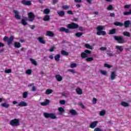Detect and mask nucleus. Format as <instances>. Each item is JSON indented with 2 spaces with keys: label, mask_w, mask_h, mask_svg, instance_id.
<instances>
[{
  "label": "nucleus",
  "mask_w": 131,
  "mask_h": 131,
  "mask_svg": "<svg viewBox=\"0 0 131 131\" xmlns=\"http://www.w3.org/2000/svg\"><path fill=\"white\" fill-rule=\"evenodd\" d=\"M104 28L105 27L104 26H98L96 28L97 30L96 34L97 35H105L106 34V31H103Z\"/></svg>",
  "instance_id": "1"
},
{
  "label": "nucleus",
  "mask_w": 131,
  "mask_h": 131,
  "mask_svg": "<svg viewBox=\"0 0 131 131\" xmlns=\"http://www.w3.org/2000/svg\"><path fill=\"white\" fill-rule=\"evenodd\" d=\"M13 40H14V36H11L10 37H8L7 36H5L3 38V41L5 42H7V45L8 46H10V45H12V43L13 42Z\"/></svg>",
  "instance_id": "2"
},
{
  "label": "nucleus",
  "mask_w": 131,
  "mask_h": 131,
  "mask_svg": "<svg viewBox=\"0 0 131 131\" xmlns=\"http://www.w3.org/2000/svg\"><path fill=\"white\" fill-rule=\"evenodd\" d=\"M114 38L118 43H124V37L122 36H114Z\"/></svg>",
  "instance_id": "3"
},
{
  "label": "nucleus",
  "mask_w": 131,
  "mask_h": 131,
  "mask_svg": "<svg viewBox=\"0 0 131 131\" xmlns=\"http://www.w3.org/2000/svg\"><path fill=\"white\" fill-rule=\"evenodd\" d=\"M43 115L45 118H51V119H56L57 118L55 114L53 113H44Z\"/></svg>",
  "instance_id": "4"
},
{
  "label": "nucleus",
  "mask_w": 131,
  "mask_h": 131,
  "mask_svg": "<svg viewBox=\"0 0 131 131\" xmlns=\"http://www.w3.org/2000/svg\"><path fill=\"white\" fill-rule=\"evenodd\" d=\"M79 28V26L77 24L72 23L67 25V28L69 29H76Z\"/></svg>",
  "instance_id": "5"
},
{
  "label": "nucleus",
  "mask_w": 131,
  "mask_h": 131,
  "mask_svg": "<svg viewBox=\"0 0 131 131\" xmlns=\"http://www.w3.org/2000/svg\"><path fill=\"white\" fill-rule=\"evenodd\" d=\"M28 21L29 22H33L34 20V19L35 18V15H34V13L33 12H29L28 13Z\"/></svg>",
  "instance_id": "6"
},
{
  "label": "nucleus",
  "mask_w": 131,
  "mask_h": 131,
  "mask_svg": "<svg viewBox=\"0 0 131 131\" xmlns=\"http://www.w3.org/2000/svg\"><path fill=\"white\" fill-rule=\"evenodd\" d=\"M27 21H28V18L25 17L21 19L20 24L24 26H26V25H28V23H27Z\"/></svg>",
  "instance_id": "7"
},
{
  "label": "nucleus",
  "mask_w": 131,
  "mask_h": 131,
  "mask_svg": "<svg viewBox=\"0 0 131 131\" xmlns=\"http://www.w3.org/2000/svg\"><path fill=\"white\" fill-rule=\"evenodd\" d=\"M98 123H99V122L98 121L92 122L90 125L89 127H90V128H95V127H96L97 125H98Z\"/></svg>",
  "instance_id": "8"
},
{
  "label": "nucleus",
  "mask_w": 131,
  "mask_h": 131,
  "mask_svg": "<svg viewBox=\"0 0 131 131\" xmlns=\"http://www.w3.org/2000/svg\"><path fill=\"white\" fill-rule=\"evenodd\" d=\"M21 4L24 5L25 6H31V1L22 0L21 1Z\"/></svg>",
  "instance_id": "9"
},
{
  "label": "nucleus",
  "mask_w": 131,
  "mask_h": 131,
  "mask_svg": "<svg viewBox=\"0 0 131 131\" xmlns=\"http://www.w3.org/2000/svg\"><path fill=\"white\" fill-rule=\"evenodd\" d=\"M115 78H116V72L114 71L111 72L110 79H111V80H114Z\"/></svg>",
  "instance_id": "10"
},
{
  "label": "nucleus",
  "mask_w": 131,
  "mask_h": 131,
  "mask_svg": "<svg viewBox=\"0 0 131 131\" xmlns=\"http://www.w3.org/2000/svg\"><path fill=\"white\" fill-rule=\"evenodd\" d=\"M9 124L12 126H17V119H14L10 121Z\"/></svg>",
  "instance_id": "11"
},
{
  "label": "nucleus",
  "mask_w": 131,
  "mask_h": 131,
  "mask_svg": "<svg viewBox=\"0 0 131 131\" xmlns=\"http://www.w3.org/2000/svg\"><path fill=\"white\" fill-rule=\"evenodd\" d=\"M59 31H61V32H65L66 33H69V32H70V30H69V29H66L63 27L60 28Z\"/></svg>",
  "instance_id": "12"
},
{
  "label": "nucleus",
  "mask_w": 131,
  "mask_h": 131,
  "mask_svg": "<svg viewBox=\"0 0 131 131\" xmlns=\"http://www.w3.org/2000/svg\"><path fill=\"white\" fill-rule=\"evenodd\" d=\"M115 49H116V50H117L118 53H119V52L120 53H122V52H123V47L122 46H118V45L116 46Z\"/></svg>",
  "instance_id": "13"
},
{
  "label": "nucleus",
  "mask_w": 131,
  "mask_h": 131,
  "mask_svg": "<svg viewBox=\"0 0 131 131\" xmlns=\"http://www.w3.org/2000/svg\"><path fill=\"white\" fill-rule=\"evenodd\" d=\"M46 34L47 36H50V37H54L55 36V34L51 31H47Z\"/></svg>",
  "instance_id": "14"
},
{
  "label": "nucleus",
  "mask_w": 131,
  "mask_h": 131,
  "mask_svg": "<svg viewBox=\"0 0 131 131\" xmlns=\"http://www.w3.org/2000/svg\"><path fill=\"white\" fill-rule=\"evenodd\" d=\"M27 105H28L27 103H26L24 101H21L18 104V106H19V107H26V106H27Z\"/></svg>",
  "instance_id": "15"
},
{
  "label": "nucleus",
  "mask_w": 131,
  "mask_h": 131,
  "mask_svg": "<svg viewBox=\"0 0 131 131\" xmlns=\"http://www.w3.org/2000/svg\"><path fill=\"white\" fill-rule=\"evenodd\" d=\"M124 25L125 28H128V27H129V25H130V21L129 20L125 21L124 23Z\"/></svg>",
  "instance_id": "16"
},
{
  "label": "nucleus",
  "mask_w": 131,
  "mask_h": 131,
  "mask_svg": "<svg viewBox=\"0 0 131 131\" xmlns=\"http://www.w3.org/2000/svg\"><path fill=\"white\" fill-rule=\"evenodd\" d=\"M38 40L40 43H42V45H45L46 43V41L43 40V38L41 37H39L38 38Z\"/></svg>",
  "instance_id": "17"
},
{
  "label": "nucleus",
  "mask_w": 131,
  "mask_h": 131,
  "mask_svg": "<svg viewBox=\"0 0 131 131\" xmlns=\"http://www.w3.org/2000/svg\"><path fill=\"white\" fill-rule=\"evenodd\" d=\"M55 78L57 81H62V80L63 79V77L59 74L56 75L55 76Z\"/></svg>",
  "instance_id": "18"
},
{
  "label": "nucleus",
  "mask_w": 131,
  "mask_h": 131,
  "mask_svg": "<svg viewBox=\"0 0 131 131\" xmlns=\"http://www.w3.org/2000/svg\"><path fill=\"white\" fill-rule=\"evenodd\" d=\"M57 14L59 17H64L65 16V12L64 11H60L57 12Z\"/></svg>",
  "instance_id": "19"
},
{
  "label": "nucleus",
  "mask_w": 131,
  "mask_h": 131,
  "mask_svg": "<svg viewBox=\"0 0 131 131\" xmlns=\"http://www.w3.org/2000/svg\"><path fill=\"white\" fill-rule=\"evenodd\" d=\"M114 25L115 26H120V27H122V26H123V24L119 21L115 22Z\"/></svg>",
  "instance_id": "20"
},
{
  "label": "nucleus",
  "mask_w": 131,
  "mask_h": 131,
  "mask_svg": "<svg viewBox=\"0 0 131 131\" xmlns=\"http://www.w3.org/2000/svg\"><path fill=\"white\" fill-rule=\"evenodd\" d=\"M115 33H116V29L113 28L112 29L109 31L108 34L112 35V34H115Z\"/></svg>",
  "instance_id": "21"
},
{
  "label": "nucleus",
  "mask_w": 131,
  "mask_h": 131,
  "mask_svg": "<svg viewBox=\"0 0 131 131\" xmlns=\"http://www.w3.org/2000/svg\"><path fill=\"white\" fill-rule=\"evenodd\" d=\"M76 92L77 95H82V90L79 88H78L76 89Z\"/></svg>",
  "instance_id": "22"
},
{
  "label": "nucleus",
  "mask_w": 131,
  "mask_h": 131,
  "mask_svg": "<svg viewBox=\"0 0 131 131\" xmlns=\"http://www.w3.org/2000/svg\"><path fill=\"white\" fill-rule=\"evenodd\" d=\"M70 113L71 114V115H73V116H75V115H77V112L76 111L74 110H71L70 111Z\"/></svg>",
  "instance_id": "23"
},
{
  "label": "nucleus",
  "mask_w": 131,
  "mask_h": 131,
  "mask_svg": "<svg viewBox=\"0 0 131 131\" xmlns=\"http://www.w3.org/2000/svg\"><path fill=\"white\" fill-rule=\"evenodd\" d=\"M60 53L63 56H69V53L65 50H61Z\"/></svg>",
  "instance_id": "24"
},
{
  "label": "nucleus",
  "mask_w": 131,
  "mask_h": 131,
  "mask_svg": "<svg viewBox=\"0 0 131 131\" xmlns=\"http://www.w3.org/2000/svg\"><path fill=\"white\" fill-rule=\"evenodd\" d=\"M50 103V100L49 99H46L45 102H41V106H47Z\"/></svg>",
  "instance_id": "25"
},
{
  "label": "nucleus",
  "mask_w": 131,
  "mask_h": 131,
  "mask_svg": "<svg viewBox=\"0 0 131 131\" xmlns=\"http://www.w3.org/2000/svg\"><path fill=\"white\" fill-rule=\"evenodd\" d=\"M60 58H61V55H60V54H57L54 56V59L56 62H59V61H60Z\"/></svg>",
  "instance_id": "26"
},
{
  "label": "nucleus",
  "mask_w": 131,
  "mask_h": 131,
  "mask_svg": "<svg viewBox=\"0 0 131 131\" xmlns=\"http://www.w3.org/2000/svg\"><path fill=\"white\" fill-rule=\"evenodd\" d=\"M123 34L124 36H127V37H130L131 36L130 33L127 31L123 32Z\"/></svg>",
  "instance_id": "27"
},
{
  "label": "nucleus",
  "mask_w": 131,
  "mask_h": 131,
  "mask_svg": "<svg viewBox=\"0 0 131 131\" xmlns=\"http://www.w3.org/2000/svg\"><path fill=\"white\" fill-rule=\"evenodd\" d=\"M121 106H123V107H128V106H129V104L128 103H127V102H126L124 101H122L121 103Z\"/></svg>",
  "instance_id": "28"
},
{
  "label": "nucleus",
  "mask_w": 131,
  "mask_h": 131,
  "mask_svg": "<svg viewBox=\"0 0 131 131\" xmlns=\"http://www.w3.org/2000/svg\"><path fill=\"white\" fill-rule=\"evenodd\" d=\"M81 57L82 59L88 58V54H86L85 52H82L81 53Z\"/></svg>",
  "instance_id": "29"
},
{
  "label": "nucleus",
  "mask_w": 131,
  "mask_h": 131,
  "mask_svg": "<svg viewBox=\"0 0 131 131\" xmlns=\"http://www.w3.org/2000/svg\"><path fill=\"white\" fill-rule=\"evenodd\" d=\"M85 47L86 48V49H89L90 50H93L94 49V48H93V46H91L89 43L85 44Z\"/></svg>",
  "instance_id": "30"
},
{
  "label": "nucleus",
  "mask_w": 131,
  "mask_h": 131,
  "mask_svg": "<svg viewBox=\"0 0 131 131\" xmlns=\"http://www.w3.org/2000/svg\"><path fill=\"white\" fill-rule=\"evenodd\" d=\"M30 60L31 61V63L33 64V65H35V66L37 65V62H36V61H35L34 59L30 58Z\"/></svg>",
  "instance_id": "31"
},
{
  "label": "nucleus",
  "mask_w": 131,
  "mask_h": 131,
  "mask_svg": "<svg viewBox=\"0 0 131 131\" xmlns=\"http://www.w3.org/2000/svg\"><path fill=\"white\" fill-rule=\"evenodd\" d=\"M58 111L59 112V114H62V113L65 112V110L62 107H59Z\"/></svg>",
  "instance_id": "32"
},
{
  "label": "nucleus",
  "mask_w": 131,
  "mask_h": 131,
  "mask_svg": "<svg viewBox=\"0 0 131 131\" xmlns=\"http://www.w3.org/2000/svg\"><path fill=\"white\" fill-rule=\"evenodd\" d=\"M1 106H2V107H4V108H8V107H10V105L7 103H2Z\"/></svg>",
  "instance_id": "33"
},
{
  "label": "nucleus",
  "mask_w": 131,
  "mask_h": 131,
  "mask_svg": "<svg viewBox=\"0 0 131 131\" xmlns=\"http://www.w3.org/2000/svg\"><path fill=\"white\" fill-rule=\"evenodd\" d=\"M27 97H28V92H24L23 94V97L24 98V99H26Z\"/></svg>",
  "instance_id": "34"
},
{
  "label": "nucleus",
  "mask_w": 131,
  "mask_h": 131,
  "mask_svg": "<svg viewBox=\"0 0 131 131\" xmlns=\"http://www.w3.org/2000/svg\"><path fill=\"white\" fill-rule=\"evenodd\" d=\"M43 21H49L50 20V15H46L43 18Z\"/></svg>",
  "instance_id": "35"
},
{
  "label": "nucleus",
  "mask_w": 131,
  "mask_h": 131,
  "mask_svg": "<svg viewBox=\"0 0 131 131\" xmlns=\"http://www.w3.org/2000/svg\"><path fill=\"white\" fill-rule=\"evenodd\" d=\"M53 93V90L51 89H47L46 91V94L47 95H50Z\"/></svg>",
  "instance_id": "36"
},
{
  "label": "nucleus",
  "mask_w": 131,
  "mask_h": 131,
  "mask_svg": "<svg viewBox=\"0 0 131 131\" xmlns=\"http://www.w3.org/2000/svg\"><path fill=\"white\" fill-rule=\"evenodd\" d=\"M82 34H83V33H82V32H77V33H75V35L77 37H80V36H81L82 35Z\"/></svg>",
  "instance_id": "37"
},
{
  "label": "nucleus",
  "mask_w": 131,
  "mask_h": 131,
  "mask_svg": "<svg viewBox=\"0 0 131 131\" xmlns=\"http://www.w3.org/2000/svg\"><path fill=\"white\" fill-rule=\"evenodd\" d=\"M105 114H106V111H105V110H102V111H100L99 113V115L100 116H104V115H105Z\"/></svg>",
  "instance_id": "38"
},
{
  "label": "nucleus",
  "mask_w": 131,
  "mask_h": 131,
  "mask_svg": "<svg viewBox=\"0 0 131 131\" xmlns=\"http://www.w3.org/2000/svg\"><path fill=\"white\" fill-rule=\"evenodd\" d=\"M50 12H51V11L49 9V8H46L43 10L44 14H46L47 15H48V14H50Z\"/></svg>",
  "instance_id": "39"
},
{
  "label": "nucleus",
  "mask_w": 131,
  "mask_h": 131,
  "mask_svg": "<svg viewBox=\"0 0 131 131\" xmlns=\"http://www.w3.org/2000/svg\"><path fill=\"white\" fill-rule=\"evenodd\" d=\"M86 62H91L94 61V58L93 57H88L85 59Z\"/></svg>",
  "instance_id": "40"
},
{
  "label": "nucleus",
  "mask_w": 131,
  "mask_h": 131,
  "mask_svg": "<svg viewBox=\"0 0 131 131\" xmlns=\"http://www.w3.org/2000/svg\"><path fill=\"white\" fill-rule=\"evenodd\" d=\"M26 74H28V75H30L31 73H32V71L30 69L27 70L26 71Z\"/></svg>",
  "instance_id": "41"
},
{
  "label": "nucleus",
  "mask_w": 131,
  "mask_h": 131,
  "mask_svg": "<svg viewBox=\"0 0 131 131\" xmlns=\"http://www.w3.org/2000/svg\"><path fill=\"white\" fill-rule=\"evenodd\" d=\"M69 8H70V6L68 5L62 6V9H63V10H69Z\"/></svg>",
  "instance_id": "42"
},
{
  "label": "nucleus",
  "mask_w": 131,
  "mask_h": 131,
  "mask_svg": "<svg viewBox=\"0 0 131 131\" xmlns=\"http://www.w3.org/2000/svg\"><path fill=\"white\" fill-rule=\"evenodd\" d=\"M84 53H86L88 56V55H91V54H92V51L89 50H84Z\"/></svg>",
  "instance_id": "43"
},
{
  "label": "nucleus",
  "mask_w": 131,
  "mask_h": 131,
  "mask_svg": "<svg viewBox=\"0 0 131 131\" xmlns=\"http://www.w3.org/2000/svg\"><path fill=\"white\" fill-rule=\"evenodd\" d=\"M123 14L124 15V16H127V15H131L130 14V12L129 11V10L128 11L124 12Z\"/></svg>",
  "instance_id": "44"
},
{
  "label": "nucleus",
  "mask_w": 131,
  "mask_h": 131,
  "mask_svg": "<svg viewBox=\"0 0 131 131\" xmlns=\"http://www.w3.org/2000/svg\"><path fill=\"white\" fill-rule=\"evenodd\" d=\"M104 67H105V68L110 69V68H111V67H112V66H111V65H110V64H108V63H105V64H104Z\"/></svg>",
  "instance_id": "45"
},
{
  "label": "nucleus",
  "mask_w": 131,
  "mask_h": 131,
  "mask_svg": "<svg viewBox=\"0 0 131 131\" xmlns=\"http://www.w3.org/2000/svg\"><path fill=\"white\" fill-rule=\"evenodd\" d=\"M76 67H77V64H76V63H73L71 64V68H75Z\"/></svg>",
  "instance_id": "46"
},
{
  "label": "nucleus",
  "mask_w": 131,
  "mask_h": 131,
  "mask_svg": "<svg viewBox=\"0 0 131 131\" xmlns=\"http://www.w3.org/2000/svg\"><path fill=\"white\" fill-rule=\"evenodd\" d=\"M5 73H12V70L11 69H7L5 70Z\"/></svg>",
  "instance_id": "47"
},
{
  "label": "nucleus",
  "mask_w": 131,
  "mask_h": 131,
  "mask_svg": "<svg viewBox=\"0 0 131 131\" xmlns=\"http://www.w3.org/2000/svg\"><path fill=\"white\" fill-rule=\"evenodd\" d=\"M100 73H101V74H102V75H107V72L105 70L101 71Z\"/></svg>",
  "instance_id": "48"
},
{
  "label": "nucleus",
  "mask_w": 131,
  "mask_h": 131,
  "mask_svg": "<svg viewBox=\"0 0 131 131\" xmlns=\"http://www.w3.org/2000/svg\"><path fill=\"white\" fill-rule=\"evenodd\" d=\"M113 8V6L110 5L107 7V10H108V11H110L112 10Z\"/></svg>",
  "instance_id": "49"
},
{
  "label": "nucleus",
  "mask_w": 131,
  "mask_h": 131,
  "mask_svg": "<svg viewBox=\"0 0 131 131\" xmlns=\"http://www.w3.org/2000/svg\"><path fill=\"white\" fill-rule=\"evenodd\" d=\"M68 14H69V15H73V11H71V10H68L67 11Z\"/></svg>",
  "instance_id": "50"
},
{
  "label": "nucleus",
  "mask_w": 131,
  "mask_h": 131,
  "mask_svg": "<svg viewBox=\"0 0 131 131\" xmlns=\"http://www.w3.org/2000/svg\"><path fill=\"white\" fill-rule=\"evenodd\" d=\"M100 51H106L107 50L106 47H102L100 48Z\"/></svg>",
  "instance_id": "51"
},
{
  "label": "nucleus",
  "mask_w": 131,
  "mask_h": 131,
  "mask_svg": "<svg viewBox=\"0 0 131 131\" xmlns=\"http://www.w3.org/2000/svg\"><path fill=\"white\" fill-rule=\"evenodd\" d=\"M66 103V101H65V100H60V104H61V105H65Z\"/></svg>",
  "instance_id": "52"
},
{
  "label": "nucleus",
  "mask_w": 131,
  "mask_h": 131,
  "mask_svg": "<svg viewBox=\"0 0 131 131\" xmlns=\"http://www.w3.org/2000/svg\"><path fill=\"white\" fill-rule=\"evenodd\" d=\"M17 19H18V20H20V19H21V16L19 15V12L18 11H17Z\"/></svg>",
  "instance_id": "53"
},
{
  "label": "nucleus",
  "mask_w": 131,
  "mask_h": 131,
  "mask_svg": "<svg viewBox=\"0 0 131 131\" xmlns=\"http://www.w3.org/2000/svg\"><path fill=\"white\" fill-rule=\"evenodd\" d=\"M93 104H97V98H93Z\"/></svg>",
  "instance_id": "54"
},
{
  "label": "nucleus",
  "mask_w": 131,
  "mask_h": 131,
  "mask_svg": "<svg viewBox=\"0 0 131 131\" xmlns=\"http://www.w3.org/2000/svg\"><path fill=\"white\" fill-rule=\"evenodd\" d=\"M13 13H14V14H15L14 17H15V18H16V19H17V11L16 10H13Z\"/></svg>",
  "instance_id": "55"
},
{
  "label": "nucleus",
  "mask_w": 131,
  "mask_h": 131,
  "mask_svg": "<svg viewBox=\"0 0 131 131\" xmlns=\"http://www.w3.org/2000/svg\"><path fill=\"white\" fill-rule=\"evenodd\" d=\"M19 48H21V44L19 42H17V48L19 49Z\"/></svg>",
  "instance_id": "56"
},
{
  "label": "nucleus",
  "mask_w": 131,
  "mask_h": 131,
  "mask_svg": "<svg viewBox=\"0 0 131 131\" xmlns=\"http://www.w3.org/2000/svg\"><path fill=\"white\" fill-rule=\"evenodd\" d=\"M69 72H71L72 73H76V71L72 70V69H70L69 70Z\"/></svg>",
  "instance_id": "57"
},
{
  "label": "nucleus",
  "mask_w": 131,
  "mask_h": 131,
  "mask_svg": "<svg viewBox=\"0 0 131 131\" xmlns=\"http://www.w3.org/2000/svg\"><path fill=\"white\" fill-rule=\"evenodd\" d=\"M36 91V87L33 86L32 88V92H35Z\"/></svg>",
  "instance_id": "58"
},
{
  "label": "nucleus",
  "mask_w": 131,
  "mask_h": 131,
  "mask_svg": "<svg viewBox=\"0 0 131 131\" xmlns=\"http://www.w3.org/2000/svg\"><path fill=\"white\" fill-rule=\"evenodd\" d=\"M30 27L31 29L33 30L35 28V25H31V26H30Z\"/></svg>",
  "instance_id": "59"
},
{
  "label": "nucleus",
  "mask_w": 131,
  "mask_h": 131,
  "mask_svg": "<svg viewBox=\"0 0 131 131\" xmlns=\"http://www.w3.org/2000/svg\"><path fill=\"white\" fill-rule=\"evenodd\" d=\"M124 8H125V9H128V8H130V5H126L124 6Z\"/></svg>",
  "instance_id": "60"
},
{
  "label": "nucleus",
  "mask_w": 131,
  "mask_h": 131,
  "mask_svg": "<svg viewBox=\"0 0 131 131\" xmlns=\"http://www.w3.org/2000/svg\"><path fill=\"white\" fill-rule=\"evenodd\" d=\"M79 105L80 106H81V107H82L83 109H84V108H85V106H84V105H83V104H82V103L80 102L79 103Z\"/></svg>",
  "instance_id": "61"
},
{
  "label": "nucleus",
  "mask_w": 131,
  "mask_h": 131,
  "mask_svg": "<svg viewBox=\"0 0 131 131\" xmlns=\"http://www.w3.org/2000/svg\"><path fill=\"white\" fill-rule=\"evenodd\" d=\"M107 55H108V56H109L110 57H113L114 56V55H113V54L111 53H107Z\"/></svg>",
  "instance_id": "62"
},
{
  "label": "nucleus",
  "mask_w": 131,
  "mask_h": 131,
  "mask_svg": "<svg viewBox=\"0 0 131 131\" xmlns=\"http://www.w3.org/2000/svg\"><path fill=\"white\" fill-rule=\"evenodd\" d=\"M75 3L79 4L80 3H81V0H74Z\"/></svg>",
  "instance_id": "63"
},
{
  "label": "nucleus",
  "mask_w": 131,
  "mask_h": 131,
  "mask_svg": "<svg viewBox=\"0 0 131 131\" xmlns=\"http://www.w3.org/2000/svg\"><path fill=\"white\" fill-rule=\"evenodd\" d=\"M110 17H115V13H110Z\"/></svg>",
  "instance_id": "64"
}]
</instances>
